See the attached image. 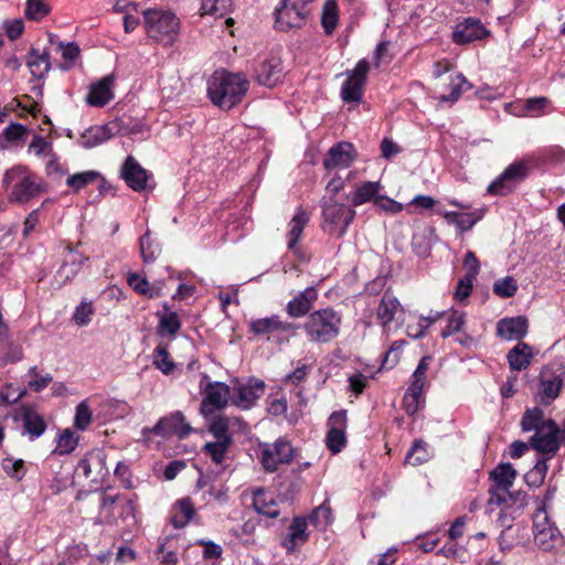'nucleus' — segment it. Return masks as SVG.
Masks as SVG:
<instances>
[{
    "label": "nucleus",
    "mask_w": 565,
    "mask_h": 565,
    "mask_svg": "<svg viewBox=\"0 0 565 565\" xmlns=\"http://www.w3.org/2000/svg\"><path fill=\"white\" fill-rule=\"evenodd\" d=\"M483 210H476L472 212L460 213V212H446L444 217L461 231L466 232L473 227V225L483 217Z\"/></svg>",
    "instance_id": "38"
},
{
    "label": "nucleus",
    "mask_w": 565,
    "mask_h": 565,
    "mask_svg": "<svg viewBox=\"0 0 565 565\" xmlns=\"http://www.w3.org/2000/svg\"><path fill=\"white\" fill-rule=\"evenodd\" d=\"M76 471L86 479L96 480L107 475L106 454L103 449L96 448L85 454L76 467Z\"/></svg>",
    "instance_id": "22"
},
{
    "label": "nucleus",
    "mask_w": 565,
    "mask_h": 565,
    "mask_svg": "<svg viewBox=\"0 0 565 565\" xmlns=\"http://www.w3.org/2000/svg\"><path fill=\"white\" fill-rule=\"evenodd\" d=\"M127 132V130H122L120 121L116 119L102 126L87 128L81 135L78 143L85 149H90L104 143L117 134L126 135Z\"/></svg>",
    "instance_id": "16"
},
{
    "label": "nucleus",
    "mask_w": 565,
    "mask_h": 565,
    "mask_svg": "<svg viewBox=\"0 0 565 565\" xmlns=\"http://www.w3.org/2000/svg\"><path fill=\"white\" fill-rule=\"evenodd\" d=\"M22 423V436H26L30 441L40 438L46 430L47 424L43 416L35 412L30 406H22L17 416V419Z\"/></svg>",
    "instance_id": "24"
},
{
    "label": "nucleus",
    "mask_w": 565,
    "mask_h": 565,
    "mask_svg": "<svg viewBox=\"0 0 565 565\" xmlns=\"http://www.w3.org/2000/svg\"><path fill=\"white\" fill-rule=\"evenodd\" d=\"M100 178L99 172L97 171H83L70 175L66 180V184L74 189L75 191H79L85 188L87 184L94 182L96 179Z\"/></svg>",
    "instance_id": "50"
},
{
    "label": "nucleus",
    "mask_w": 565,
    "mask_h": 565,
    "mask_svg": "<svg viewBox=\"0 0 565 565\" xmlns=\"http://www.w3.org/2000/svg\"><path fill=\"white\" fill-rule=\"evenodd\" d=\"M425 382L426 377H412V382L403 397V406L407 414L414 415L419 409Z\"/></svg>",
    "instance_id": "34"
},
{
    "label": "nucleus",
    "mask_w": 565,
    "mask_h": 565,
    "mask_svg": "<svg viewBox=\"0 0 565 565\" xmlns=\"http://www.w3.org/2000/svg\"><path fill=\"white\" fill-rule=\"evenodd\" d=\"M310 370V365L298 361L296 369L284 377V383L299 386L307 379Z\"/></svg>",
    "instance_id": "58"
},
{
    "label": "nucleus",
    "mask_w": 565,
    "mask_h": 565,
    "mask_svg": "<svg viewBox=\"0 0 565 565\" xmlns=\"http://www.w3.org/2000/svg\"><path fill=\"white\" fill-rule=\"evenodd\" d=\"M93 419V413L86 401L77 404L74 416V427L78 430H86Z\"/></svg>",
    "instance_id": "51"
},
{
    "label": "nucleus",
    "mask_w": 565,
    "mask_h": 565,
    "mask_svg": "<svg viewBox=\"0 0 565 565\" xmlns=\"http://www.w3.org/2000/svg\"><path fill=\"white\" fill-rule=\"evenodd\" d=\"M374 205L379 210L387 212L390 214H397L403 211L402 203L384 195H379V198H375Z\"/></svg>",
    "instance_id": "61"
},
{
    "label": "nucleus",
    "mask_w": 565,
    "mask_h": 565,
    "mask_svg": "<svg viewBox=\"0 0 565 565\" xmlns=\"http://www.w3.org/2000/svg\"><path fill=\"white\" fill-rule=\"evenodd\" d=\"M156 316L158 318V335L161 338L174 339L182 326L179 315L170 309L168 302H163L162 311H158Z\"/></svg>",
    "instance_id": "28"
},
{
    "label": "nucleus",
    "mask_w": 565,
    "mask_h": 565,
    "mask_svg": "<svg viewBox=\"0 0 565 565\" xmlns=\"http://www.w3.org/2000/svg\"><path fill=\"white\" fill-rule=\"evenodd\" d=\"M231 418L226 416H218L213 419L210 425V433L214 436L215 440L233 444V436L230 434Z\"/></svg>",
    "instance_id": "46"
},
{
    "label": "nucleus",
    "mask_w": 565,
    "mask_h": 565,
    "mask_svg": "<svg viewBox=\"0 0 565 565\" xmlns=\"http://www.w3.org/2000/svg\"><path fill=\"white\" fill-rule=\"evenodd\" d=\"M253 508L258 514L275 519L279 515V508L274 495L263 488L253 492Z\"/></svg>",
    "instance_id": "31"
},
{
    "label": "nucleus",
    "mask_w": 565,
    "mask_h": 565,
    "mask_svg": "<svg viewBox=\"0 0 565 565\" xmlns=\"http://www.w3.org/2000/svg\"><path fill=\"white\" fill-rule=\"evenodd\" d=\"M297 328L296 323L282 319L279 315L252 319L248 322L249 333L277 344L287 342L289 338L296 334Z\"/></svg>",
    "instance_id": "6"
},
{
    "label": "nucleus",
    "mask_w": 565,
    "mask_h": 565,
    "mask_svg": "<svg viewBox=\"0 0 565 565\" xmlns=\"http://www.w3.org/2000/svg\"><path fill=\"white\" fill-rule=\"evenodd\" d=\"M29 152H33L38 157L53 152L52 143L47 141L43 136L35 135L29 145Z\"/></svg>",
    "instance_id": "60"
},
{
    "label": "nucleus",
    "mask_w": 565,
    "mask_h": 565,
    "mask_svg": "<svg viewBox=\"0 0 565 565\" xmlns=\"http://www.w3.org/2000/svg\"><path fill=\"white\" fill-rule=\"evenodd\" d=\"M120 177L131 190L142 192L151 190L152 174L146 170L132 156H128L120 168Z\"/></svg>",
    "instance_id": "13"
},
{
    "label": "nucleus",
    "mask_w": 565,
    "mask_h": 565,
    "mask_svg": "<svg viewBox=\"0 0 565 565\" xmlns=\"http://www.w3.org/2000/svg\"><path fill=\"white\" fill-rule=\"evenodd\" d=\"M22 359V350L19 345L12 343L4 344L0 348V366L8 363H14Z\"/></svg>",
    "instance_id": "59"
},
{
    "label": "nucleus",
    "mask_w": 565,
    "mask_h": 565,
    "mask_svg": "<svg viewBox=\"0 0 565 565\" xmlns=\"http://www.w3.org/2000/svg\"><path fill=\"white\" fill-rule=\"evenodd\" d=\"M529 322L524 316L503 318L497 323V334L507 340L520 341L527 333Z\"/></svg>",
    "instance_id": "27"
},
{
    "label": "nucleus",
    "mask_w": 565,
    "mask_h": 565,
    "mask_svg": "<svg viewBox=\"0 0 565 565\" xmlns=\"http://www.w3.org/2000/svg\"><path fill=\"white\" fill-rule=\"evenodd\" d=\"M29 128L20 122H11L0 134V148L8 149L17 146L18 142H23L28 135Z\"/></svg>",
    "instance_id": "37"
},
{
    "label": "nucleus",
    "mask_w": 565,
    "mask_h": 565,
    "mask_svg": "<svg viewBox=\"0 0 565 565\" xmlns=\"http://www.w3.org/2000/svg\"><path fill=\"white\" fill-rule=\"evenodd\" d=\"M370 71V63L362 58L352 71L348 72V78L341 87V98L345 103H360L363 96V88Z\"/></svg>",
    "instance_id": "11"
},
{
    "label": "nucleus",
    "mask_w": 565,
    "mask_h": 565,
    "mask_svg": "<svg viewBox=\"0 0 565 565\" xmlns=\"http://www.w3.org/2000/svg\"><path fill=\"white\" fill-rule=\"evenodd\" d=\"M348 417L345 411L333 412L328 419L329 430L326 436V445L332 454L340 452L345 444V429Z\"/></svg>",
    "instance_id": "18"
},
{
    "label": "nucleus",
    "mask_w": 565,
    "mask_h": 565,
    "mask_svg": "<svg viewBox=\"0 0 565 565\" xmlns=\"http://www.w3.org/2000/svg\"><path fill=\"white\" fill-rule=\"evenodd\" d=\"M338 3L335 0H327L321 15V25L327 35H331L338 25Z\"/></svg>",
    "instance_id": "44"
},
{
    "label": "nucleus",
    "mask_w": 565,
    "mask_h": 565,
    "mask_svg": "<svg viewBox=\"0 0 565 565\" xmlns=\"http://www.w3.org/2000/svg\"><path fill=\"white\" fill-rule=\"evenodd\" d=\"M115 83V75L110 74L103 77L96 84L90 86L87 95V103L92 106L103 107L108 104L113 98V86Z\"/></svg>",
    "instance_id": "30"
},
{
    "label": "nucleus",
    "mask_w": 565,
    "mask_h": 565,
    "mask_svg": "<svg viewBox=\"0 0 565 565\" xmlns=\"http://www.w3.org/2000/svg\"><path fill=\"white\" fill-rule=\"evenodd\" d=\"M342 315L332 307L315 310L307 316L302 329L310 342L329 343L339 337Z\"/></svg>",
    "instance_id": "3"
},
{
    "label": "nucleus",
    "mask_w": 565,
    "mask_h": 565,
    "mask_svg": "<svg viewBox=\"0 0 565 565\" xmlns=\"http://www.w3.org/2000/svg\"><path fill=\"white\" fill-rule=\"evenodd\" d=\"M153 364L163 374H169L174 369V364L170 360L169 352H168L167 348L161 347V345H158L153 350Z\"/></svg>",
    "instance_id": "54"
},
{
    "label": "nucleus",
    "mask_w": 565,
    "mask_h": 565,
    "mask_svg": "<svg viewBox=\"0 0 565 565\" xmlns=\"http://www.w3.org/2000/svg\"><path fill=\"white\" fill-rule=\"evenodd\" d=\"M94 309L90 302H81L75 309L73 318L78 326H86L90 321Z\"/></svg>",
    "instance_id": "64"
},
{
    "label": "nucleus",
    "mask_w": 565,
    "mask_h": 565,
    "mask_svg": "<svg viewBox=\"0 0 565 565\" xmlns=\"http://www.w3.org/2000/svg\"><path fill=\"white\" fill-rule=\"evenodd\" d=\"M322 222L321 228L324 233L342 237L350 223L354 220L356 212L347 207L345 204L335 201L333 198L321 201Z\"/></svg>",
    "instance_id": "7"
},
{
    "label": "nucleus",
    "mask_w": 565,
    "mask_h": 565,
    "mask_svg": "<svg viewBox=\"0 0 565 565\" xmlns=\"http://www.w3.org/2000/svg\"><path fill=\"white\" fill-rule=\"evenodd\" d=\"M318 299V291L315 287H307L305 290L297 294L286 305V312L291 318H301L310 313L316 300Z\"/></svg>",
    "instance_id": "25"
},
{
    "label": "nucleus",
    "mask_w": 565,
    "mask_h": 565,
    "mask_svg": "<svg viewBox=\"0 0 565 565\" xmlns=\"http://www.w3.org/2000/svg\"><path fill=\"white\" fill-rule=\"evenodd\" d=\"M523 431H534L529 445L540 454L552 458L559 449L561 430L553 419H544V412L540 407L527 409L521 419Z\"/></svg>",
    "instance_id": "1"
},
{
    "label": "nucleus",
    "mask_w": 565,
    "mask_h": 565,
    "mask_svg": "<svg viewBox=\"0 0 565 565\" xmlns=\"http://www.w3.org/2000/svg\"><path fill=\"white\" fill-rule=\"evenodd\" d=\"M447 86L449 88V93H444L439 96V100L444 103L457 102L463 92L471 88V85L462 74L450 75Z\"/></svg>",
    "instance_id": "40"
},
{
    "label": "nucleus",
    "mask_w": 565,
    "mask_h": 565,
    "mask_svg": "<svg viewBox=\"0 0 565 565\" xmlns=\"http://www.w3.org/2000/svg\"><path fill=\"white\" fill-rule=\"evenodd\" d=\"M397 312H404L403 306L392 292L385 291L376 311L381 324L384 328L387 327L395 319Z\"/></svg>",
    "instance_id": "32"
},
{
    "label": "nucleus",
    "mask_w": 565,
    "mask_h": 565,
    "mask_svg": "<svg viewBox=\"0 0 565 565\" xmlns=\"http://www.w3.org/2000/svg\"><path fill=\"white\" fill-rule=\"evenodd\" d=\"M516 477V471L513 466L509 462L500 463L490 473V478L493 484L489 489L488 507L492 510V507H501L502 497L505 490H509Z\"/></svg>",
    "instance_id": "12"
},
{
    "label": "nucleus",
    "mask_w": 565,
    "mask_h": 565,
    "mask_svg": "<svg viewBox=\"0 0 565 565\" xmlns=\"http://www.w3.org/2000/svg\"><path fill=\"white\" fill-rule=\"evenodd\" d=\"M1 468L10 479L17 482L23 480L28 472V468L23 459H15L10 456L2 459Z\"/></svg>",
    "instance_id": "42"
},
{
    "label": "nucleus",
    "mask_w": 565,
    "mask_h": 565,
    "mask_svg": "<svg viewBox=\"0 0 565 565\" xmlns=\"http://www.w3.org/2000/svg\"><path fill=\"white\" fill-rule=\"evenodd\" d=\"M267 409H268V413L274 416H279V415L286 414L287 409H288L286 397L284 395H280V396L270 395L267 398Z\"/></svg>",
    "instance_id": "63"
},
{
    "label": "nucleus",
    "mask_w": 565,
    "mask_h": 565,
    "mask_svg": "<svg viewBox=\"0 0 565 565\" xmlns=\"http://www.w3.org/2000/svg\"><path fill=\"white\" fill-rule=\"evenodd\" d=\"M145 25L150 39L163 45H172L179 35L180 22L170 11L147 10L143 12Z\"/></svg>",
    "instance_id": "5"
},
{
    "label": "nucleus",
    "mask_w": 565,
    "mask_h": 565,
    "mask_svg": "<svg viewBox=\"0 0 565 565\" xmlns=\"http://www.w3.org/2000/svg\"><path fill=\"white\" fill-rule=\"evenodd\" d=\"M427 444L423 440H415L411 447V449L407 451L406 458L411 460L414 458V465H420L424 461L427 460V452H426Z\"/></svg>",
    "instance_id": "62"
},
{
    "label": "nucleus",
    "mask_w": 565,
    "mask_h": 565,
    "mask_svg": "<svg viewBox=\"0 0 565 565\" xmlns=\"http://www.w3.org/2000/svg\"><path fill=\"white\" fill-rule=\"evenodd\" d=\"M230 397V387L223 382L207 383L205 386V397L201 403V413L210 415L216 409L227 405Z\"/></svg>",
    "instance_id": "23"
},
{
    "label": "nucleus",
    "mask_w": 565,
    "mask_h": 565,
    "mask_svg": "<svg viewBox=\"0 0 565 565\" xmlns=\"http://www.w3.org/2000/svg\"><path fill=\"white\" fill-rule=\"evenodd\" d=\"M381 190L380 182L366 181L361 183L355 190L347 195V200L353 205L359 206L364 203L371 202L379 198L377 193Z\"/></svg>",
    "instance_id": "36"
},
{
    "label": "nucleus",
    "mask_w": 565,
    "mask_h": 565,
    "mask_svg": "<svg viewBox=\"0 0 565 565\" xmlns=\"http://www.w3.org/2000/svg\"><path fill=\"white\" fill-rule=\"evenodd\" d=\"M501 497L503 499L501 507L504 510L521 511L527 504V495L522 490L511 492L509 489Z\"/></svg>",
    "instance_id": "49"
},
{
    "label": "nucleus",
    "mask_w": 565,
    "mask_h": 565,
    "mask_svg": "<svg viewBox=\"0 0 565 565\" xmlns=\"http://www.w3.org/2000/svg\"><path fill=\"white\" fill-rule=\"evenodd\" d=\"M465 324V313L459 311H451L447 316V327L441 332L443 338H448L457 332H459Z\"/></svg>",
    "instance_id": "56"
},
{
    "label": "nucleus",
    "mask_w": 565,
    "mask_h": 565,
    "mask_svg": "<svg viewBox=\"0 0 565 565\" xmlns=\"http://www.w3.org/2000/svg\"><path fill=\"white\" fill-rule=\"evenodd\" d=\"M87 260V256L67 246L63 255V263L54 275V282L57 287H62L72 281Z\"/></svg>",
    "instance_id": "15"
},
{
    "label": "nucleus",
    "mask_w": 565,
    "mask_h": 565,
    "mask_svg": "<svg viewBox=\"0 0 565 565\" xmlns=\"http://www.w3.org/2000/svg\"><path fill=\"white\" fill-rule=\"evenodd\" d=\"M559 541L561 533L556 526L537 530L534 533V542L543 551L553 550Z\"/></svg>",
    "instance_id": "41"
},
{
    "label": "nucleus",
    "mask_w": 565,
    "mask_h": 565,
    "mask_svg": "<svg viewBox=\"0 0 565 565\" xmlns=\"http://www.w3.org/2000/svg\"><path fill=\"white\" fill-rule=\"evenodd\" d=\"M518 284L511 276L498 279L493 284V292L500 298L513 297L518 291Z\"/></svg>",
    "instance_id": "53"
},
{
    "label": "nucleus",
    "mask_w": 565,
    "mask_h": 565,
    "mask_svg": "<svg viewBox=\"0 0 565 565\" xmlns=\"http://www.w3.org/2000/svg\"><path fill=\"white\" fill-rule=\"evenodd\" d=\"M78 436L70 428L64 429L57 437L54 454L70 455L78 445Z\"/></svg>",
    "instance_id": "45"
},
{
    "label": "nucleus",
    "mask_w": 565,
    "mask_h": 565,
    "mask_svg": "<svg viewBox=\"0 0 565 565\" xmlns=\"http://www.w3.org/2000/svg\"><path fill=\"white\" fill-rule=\"evenodd\" d=\"M2 186L8 192L9 201L15 203H26L43 191L35 175L22 164H17L4 172Z\"/></svg>",
    "instance_id": "4"
},
{
    "label": "nucleus",
    "mask_w": 565,
    "mask_h": 565,
    "mask_svg": "<svg viewBox=\"0 0 565 565\" xmlns=\"http://www.w3.org/2000/svg\"><path fill=\"white\" fill-rule=\"evenodd\" d=\"M24 13L29 20L40 21L50 13V6L43 0H26Z\"/></svg>",
    "instance_id": "52"
},
{
    "label": "nucleus",
    "mask_w": 565,
    "mask_h": 565,
    "mask_svg": "<svg viewBox=\"0 0 565 565\" xmlns=\"http://www.w3.org/2000/svg\"><path fill=\"white\" fill-rule=\"evenodd\" d=\"M533 358L531 347L525 342H519L507 355L509 366L513 371H523L531 364Z\"/></svg>",
    "instance_id": "35"
},
{
    "label": "nucleus",
    "mask_w": 565,
    "mask_h": 565,
    "mask_svg": "<svg viewBox=\"0 0 565 565\" xmlns=\"http://www.w3.org/2000/svg\"><path fill=\"white\" fill-rule=\"evenodd\" d=\"M565 383V367H558L552 374L548 375L544 372L540 379V391L536 395V399L542 405H550L555 401L561 392L562 386Z\"/></svg>",
    "instance_id": "20"
},
{
    "label": "nucleus",
    "mask_w": 565,
    "mask_h": 565,
    "mask_svg": "<svg viewBox=\"0 0 565 565\" xmlns=\"http://www.w3.org/2000/svg\"><path fill=\"white\" fill-rule=\"evenodd\" d=\"M265 383L256 377L234 387L233 404L242 409L252 408L256 401L264 394Z\"/></svg>",
    "instance_id": "21"
},
{
    "label": "nucleus",
    "mask_w": 565,
    "mask_h": 565,
    "mask_svg": "<svg viewBox=\"0 0 565 565\" xmlns=\"http://www.w3.org/2000/svg\"><path fill=\"white\" fill-rule=\"evenodd\" d=\"M231 446V443L220 440L209 441L203 446L202 451L210 457L212 462L222 465Z\"/></svg>",
    "instance_id": "47"
},
{
    "label": "nucleus",
    "mask_w": 565,
    "mask_h": 565,
    "mask_svg": "<svg viewBox=\"0 0 565 565\" xmlns=\"http://www.w3.org/2000/svg\"><path fill=\"white\" fill-rule=\"evenodd\" d=\"M313 0H280L275 10L276 29L287 32L291 29H300L306 24L310 13L309 4Z\"/></svg>",
    "instance_id": "8"
},
{
    "label": "nucleus",
    "mask_w": 565,
    "mask_h": 565,
    "mask_svg": "<svg viewBox=\"0 0 565 565\" xmlns=\"http://www.w3.org/2000/svg\"><path fill=\"white\" fill-rule=\"evenodd\" d=\"M310 216L309 213L302 207H298L294 217L290 220L288 224V232L286 235L287 246L289 249H295L297 243L299 242L303 228L309 223Z\"/></svg>",
    "instance_id": "33"
},
{
    "label": "nucleus",
    "mask_w": 565,
    "mask_h": 565,
    "mask_svg": "<svg viewBox=\"0 0 565 565\" xmlns=\"http://www.w3.org/2000/svg\"><path fill=\"white\" fill-rule=\"evenodd\" d=\"M308 523L305 518L295 516L288 526L287 534L281 539V546L287 553L295 552L296 547L302 545L308 540Z\"/></svg>",
    "instance_id": "29"
},
{
    "label": "nucleus",
    "mask_w": 565,
    "mask_h": 565,
    "mask_svg": "<svg viewBox=\"0 0 565 565\" xmlns=\"http://www.w3.org/2000/svg\"><path fill=\"white\" fill-rule=\"evenodd\" d=\"M490 35V31L482 24L480 19L466 18L458 22L452 32V41L456 44L465 45Z\"/></svg>",
    "instance_id": "19"
},
{
    "label": "nucleus",
    "mask_w": 565,
    "mask_h": 565,
    "mask_svg": "<svg viewBox=\"0 0 565 565\" xmlns=\"http://www.w3.org/2000/svg\"><path fill=\"white\" fill-rule=\"evenodd\" d=\"M284 77V67L279 57L273 56L263 61L256 70V81L267 87H274Z\"/></svg>",
    "instance_id": "26"
},
{
    "label": "nucleus",
    "mask_w": 565,
    "mask_h": 565,
    "mask_svg": "<svg viewBox=\"0 0 565 565\" xmlns=\"http://www.w3.org/2000/svg\"><path fill=\"white\" fill-rule=\"evenodd\" d=\"M29 374L32 376V379L28 382V386L31 391L36 393L43 391L53 380L50 373L40 375L38 373L36 366H32L29 370Z\"/></svg>",
    "instance_id": "57"
},
{
    "label": "nucleus",
    "mask_w": 565,
    "mask_h": 565,
    "mask_svg": "<svg viewBox=\"0 0 565 565\" xmlns=\"http://www.w3.org/2000/svg\"><path fill=\"white\" fill-rule=\"evenodd\" d=\"M149 430L157 436L166 437L174 435L183 439L192 433V427L185 422L184 414L180 411H175L160 418Z\"/></svg>",
    "instance_id": "17"
},
{
    "label": "nucleus",
    "mask_w": 565,
    "mask_h": 565,
    "mask_svg": "<svg viewBox=\"0 0 565 565\" xmlns=\"http://www.w3.org/2000/svg\"><path fill=\"white\" fill-rule=\"evenodd\" d=\"M530 173V166L526 161H514L498 175L488 186L491 195H508L521 184Z\"/></svg>",
    "instance_id": "10"
},
{
    "label": "nucleus",
    "mask_w": 565,
    "mask_h": 565,
    "mask_svg": "<svg viewBox=\"0 0 565 565\" xmlns=\"http://www.w3.org/2000/svg\"><path fill=\"white\" fill-rule=\"evenodd\" d=\"M316 527H326L332 520L331 508L324 502L316 508L309 516Z\"/></svg>",
    "instance_id": "55"
},
{
    "label": "nucleus",
    "mask_w": 565,
    "mask_h": 565,
    "mask_svg": "<svg viewBox=\"0 0 565 565\" xmlns=\"http://www.w3.org/2000/svg\"><path fill=\"white\" fill-rule=\"evenodd\" d=\"M249 88V82L243 73L216 71L207 82V94L214 105L230 110L238 105Z\"/></svg>",
    "instance_id": "2"
},
{
    "label": "nucleus",
    "mask_w": 565,
    "mask_h": 565,
    "mask_svg": "<svg viewBox=\"0 0 565 565\" xmlns=\"http://www.w3.org/2000/svg\"><path fill=\"white\" fill-rule=\"evenodd\" d=\"M356 151L352 143L341 141L333 145L323 159V167L329 175L332 171L347 170L355 160Z\"/></svg>",
    "instance_id": "14"
},
{
    "label": "nucleus",
    "mask_w": 565,
    "mask_h": 565,
    "mask_svg": "<svg viewBox=\"0 0 565 565\" xmlns=\"http://www.w3.org/2000/svg\"><path fill=\"white\" fill-rule=\"evenodd\" d=\"M140 253L145 263H152L160 254V247L151 238L149 230L139 239Z\"/></svg>",
    "instance_id": "48"
},
{
    "label": "nucleus",
    "mask_w": 565,
    "mask_h": 565,
    "mask_svg": "<svg viewBox=\"0 0 565 565\" xmlns=\"http://www.w3.org/2000/svg\"><path fill=\"white\" fill-rule=\"evenodd\" d=\"M177 504L179 513L171 518V523L175 529H182L192 520L195 510L190 498H183Z\"/></svg>",
    "instance_id": "43"
},
{
    "label": "nucleus",
    "mask_w": 565,
    "mask_h": 565,
    "mask_svg": "<svg viewBox=\"0 0 565 565\" xmlns=\"http://www.w3.org/2000/svg\"><path fill=\"white\" fill-rule=\"evenodd\" d=\"M259 451L260 463L269 473L276 472L279 465L290 463L296 456V449L285 437H279L274 443H262Z\"/></svg>",
    "instance_id": "9"
},
{
    "label": "nucleus",
    "mask_w": 565,
    "mask_h": 565,
    "mask_svg": "<svg viewBox=\"0 0 565 565\" xmlns=\"http://www.w3.org/2000/svg\"><path fill=\"white\" fill-rule=\"evenodd\" d=\"M26 64L34 77L42 78L51 70L50 54L46 51L40 52L38 49H32Z\"/></svg>",
    "instance_id": "39"
}]
</instances>
